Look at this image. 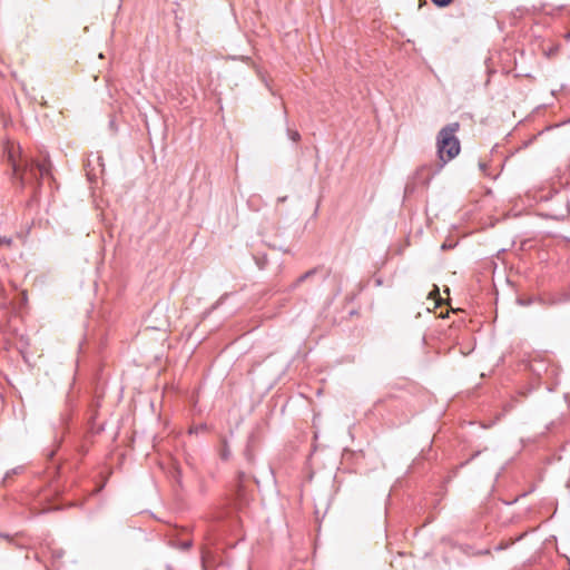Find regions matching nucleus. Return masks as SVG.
<instances>
[{"label": "nucleus", "instance_id": "1", "mask_svg": "<svg viewBox=\"0 0 570 570\" xmlns=\"http://www.w3.org/2000/svg\"><path fill=\"white\" fill-rule=\"evenodd\" d=\"M9 161L14 180L19 183L21 188L30 186L35 190L33 197H36L42 181L52 178L51 163L48 155H43L41 159L20 155L19 159H16L13 153L9 151Z\"/></svg>", "mask_w": 570, "mask_h": 570}, {"label": "nucleus", "instance_id": "2", "mask_svg": "<svg viewBox=\"0 0 570 570\" xmlns=\"http://www.w3.org/2000/svg\"><path fill=\"white\" fill-rule=\"evenodd\" d=\"M531 375L532 380L527 387V391L520 393L527 395L532 391L539 389L542 384L549 392L554 390V383H550L549 380H556L559 374V368L546 356L541 354L531 355L529 358L523 360L521 363Z\"/></svg>", "mask_w": 570, "mask_h": 570}, {"label": "nucleus", "instance_id": "3", "mask_svg": "<svg viewBox=\"0 0 570 570\" xmlns=\"http://www.w3.org/2000/svg\"><path fill=\"white\" fill-rule=\"evenodd\" d=\"M459 128V122H451L444 126L438 134V154L442 161L440 167H443L446 161L453 159L460 153V141L455 137Z\"/></svg>", "mask_w": 570, "mask_h": 570}, {"label": "nucleus", "instance_id": "4", "mask_svg": "<svg viewBox=\"0 0 570 570\" xmlns=\"http://www.w3.org/2000/svg\"><path fill=\"white\" fill-rule=\"evenodd\" d=\"M542 302L546 306H556L570 303V286L563 291L548 294L547 298H542Z\"/></svg>", "mask_w": 570, "mask_h": 570}, {"label": "nucleus", "instance_id": "5", "mask_svg": "<svg viewBox=\"0 0 570 570\" xmlns=\"http://www.w3.org/2000/svg\"><path fill=\"white\" fill-rule=\"evenodd\" d=\"M316 273V269L313 268V269H309L307 271L306 273L302 274L296 281L295 283L292 285V288H296L299 284H302L303 282H305L307 278H309L312 275H314Z\"/></svg>", "mask_w": 570, "mask_h": 570}, {"label": "nucleus", "instance_id": "6", "mask_svg": "<svg viewBox=\"0 0 570 570\" xmlns=\"http://www.w3.org/2000/svg\"><path fill=\"white\" fill-rule=\"evenodd\" d=\"M61 443H62V436H58L56 434L55 438H53L55 448L48 450V452H47V455H48L49 459H52L55 456L56 451L60 448Z\"/></svg>", "mask_w": 570, "mask_h": 570}, {"label": "nucleus", "instance_id": "7", "mask_svg": "<svg viewBox=\"0 0 570 570\" xmlns=\"http://www.w3.org/2000/svg\"><path fill=\"white\" fill-rule=\"evenodd\" d=\"M227 295H228V294H224V295H222V296L219 297V299H218L215 304H213V305L210 306V308H209V309L205 311V312H204V317L209 316V315H210V313H212L213 311L217 309V308L223 304V302H224V299L227 297Z\"/></svg>", "mask_w": 570, "mask_h": 570}, {"label": "nucleus", "instance_id": "8", "mask_svg": "<svg viewBox=\"0 0 570 570\" xmlns=\"http://www.w3.org/2000/svg\"><path fill=\"white\" fill-rule=\"evenodd\" d=\"M207 430H208L207 424L202 423V424H197L195 426H191L189 429V434H199V433L206 432Z\"/></svg>", "mask_w": 570, "mask_h": 570}, {"label": "nucleus", "instance_id": "9", "mask_svg": "<svg viewBox=\"0 0 570 570\" xmlns=\"http://www.w3.org/2000/svg\"><path fill=\"white\" fill-rule=\"evenodd\" d=\"M287 136L294 142H297L301 139L299 132L297 130H293L291 128H287Z\"/></svg>", "mask_w": 570, "mask_h": 570}, {"label": "nucleus", "instance_id": "10", "mask_svg": "<svg viewBox=\"0 0 570 570\" xmlns=\"http://www.w3.org/2000/svg\"><path fill=\"white\" fill-rule=\"evenodd\" d=\"M542 298H547V296H540V297L531 298V299H528V301L519 299V303L521 305H524V306H528V305H530V304H532L534 302H538V303L544 305L543 302H542Z\"/></svg>", "mask_w": 570, "mask_h": 570}, {"label": "nucleus", "instance_id": "11", "mask_svg": "<svg viewBox=\"0 0 570 570\" xmlns=\"http://www.w3.org/2000/svg\"><path fill=\"white\" fill-rule=\"evenodd\" d=\"M229 456H230V450H229V448H228V445H227V442H226V441H224V445H223V449H222V451H220V458H222L223 460H228V459H229Z\"/></svg>", "mask_w": 570, "mask_h": 570}, {"label": "nucleus", "instance_id": "12", "mask_svg": "<svg viewBox=\"0 0 570 570\" xmlns=\"http://www.w3.org/2000/svg\"><path fill=\"white\" fill-rule=\"evenodd\" d=\"M22 471V466H17V468H13L11 469L10 471H8L3 478V481H7L8 479H10L12 475L14 474H18Z\"/></svg>", "mask_w": 570, "mask_h": 570}, {"label": "nucleus", "instance_id": "13", "mask_svg": "<svg viewBox=\"0 0 570 570\" xmlns=\"http://www.w3.org/2000/svg\"><path fill=\"white\" fill-rule=\"evenodd\" d=\"M453 0H432V2L439 8L448 7Z\"/></svg>", "mask_w": 570, "mask_h": 570}, {"label": "nucleus", "instance_id": "14", "mask_svg": "<svg viewBox=\"0 0 570 570\" xmlns=\"http://www.w3.org/2000/svg\"><path fill=\"white\" fill-rule=\"evenodd\" d=\"M12 244V239L7 236H0V246H10Z\"/></svg>", "mask_w": 570, "mask_h": 570}, {"label": "nucleus", "instance_id": "15", "mask_svg": "<svg viewBox=\"0 0 570 570\" xmlns=\"http://www.w3.org/2000/svg\"><path fill=\"white\" fill-rule=\"evenodd\" d=\"M191 547V541H185L181 543V548L188 550Z\"/></svg>", "mask_w": 570, "mask_h": 570}, {"label": "nucleus", "instance_id": "16", "mask_svg": "<svg viewBox=\"0 0 570 570\" xmlns=\"http://www.w3.org/2000/svg\"><path fill=\"white\" fill-rule=\"evenodd\" d=\"M59 420H60L61 425L66 424V422H67V417L65 415H61Z\"/></svg>", "mask_w": 570, "mask_h": 570}, {"label": "nucleus", "instance_id": "17", "mask_svg": "<svg viewBox=\"0 0 570 570\" xmlns=\"http://www.w3.org/2000/svg\"><path fill=\"white\" fill-rule=\"evenodd\" d=\"M286 199H287V196H283V197H278V198H277V202H278V203H283V202H285Z\"/></svg>", "mask_w": 570, "mask_h": 570}, {"label": "nucleus", "instance_id": "18", "mask_svg": "<svg viewBox=\"0 0 570 570\" xmlns=\"http://www.w3.org/2000/svg\"><path fill=\"white\" fill-rule=\"evenodd\" d=\"M479 165H480L481 170L485 171L487 164H484V163H480Z\"/></svg>", "mask_w": 570, "mask_h": 570}, {"label": "nucleus", "instance_id": "19", "mask_svg": "<svg viewBox=\"0 0 570 570\" xmlns=\"http://www.w3.org/2000/svg\"><path fill=\"white\" fill-rule=\"evenodd\" d=\"M556 51H557V48H556V49H551L547 55H548V56H551V55H553Z\"/></svg>", "mask_w": 570, "mask_h": 570}, {"label": "nucleus", "instance_id": "20", "mask_svg": "<svg viewBox=\"0 0 570 570\" xmlns=\"http://www.w3.org/2000/svg\"><path fill=\"white\" fill-rule=\"evenodd\" d=\"M376 285H377V286L382 285V281H381L380 278H379V279H376Z\"/></svg>", "mask_w": 570, "mask_h": 570}]
</instances>
